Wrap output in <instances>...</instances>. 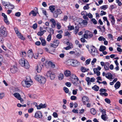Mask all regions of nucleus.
<instances>
[{"instance_id":"obj_55","label":"nucleus","mask_w":122,"mask_h":122,"mask_svg":"<svg viewBox=\"0 0 122 122\" xmlns=\"http://www.w3.org/2000/svg\"><path fill=\"white\" fill-rule=\"evenodd\" d=\"M105 101L108 104L110 103L111 102L110 100L107 98H105Z\"/></svg>"},{"instance_id":"obj_31","label":"nucleus","mask_w":122,"mask_h":122,"mask_svg":"<svg viewBox=\"0 0 122 122\" xmlns=\"http://www.w3.org/2000/svg\"><path fill=\"white\" fill-rule=\"evenodd\" d=\"M106 115H102L101 116V117L102 119L104 121H106L107 119V117L105 116Z\"/></svg>"},{"instance_id":"obj_44","label":"nucleus","mask_w":122,"mask_h":122,"mask_svg":"<svg viewBox=\"0 0 122 122\" xmlns=\"http://www.w3.org/2000/svg\"><path fill=\"white\" fill-rule=\"evenodd\" d=\"M62 35L60 34H58L56 36V38L59 39H61L62 38Z\"/></svg>"},{"instance_id":"obj_4","label":"nucleus","mask_w":122,"mask_h":122,"mask_svg":"<svg viewBox=\"0 0 122 122\" xmlns=\"http://www.w3.org/2000/svg\"><path fill=\"white\" fill-rule=\"evenodd\" d=\"M90 51H89L91 54L93 56L97 55L98 52L96 48L94 46H90Z\"/></svg>"},{"instance_id":"obj_6","label":"nucleus","mask_w":122,"mask_h":122,"mask_svg":"<svg viewBox=\"0 0 122 122\" xmlns=\"http://www.w3.org/2000/svg\"><path fill=\"white\" fill-rule=\"evenodd\" d=\"M0 31L2 36L4 37H5L7 35V32L5 27L4 26H1L0 27Z\"/></svg>"},{"instance_id":"obj_24","label":"nucleus","mask_w":122,"mask_h":122,"mask_svg":"<svg viewBox=\"0 0 122 122\" xmlns=\"http://www.w3.org/2000/svg\"><path fill=\"white\" fill-rule=\"evenodd\" d=\"M89 70V69H86V68L83 67H81V71L83 72H85Z\"/></svg>"},{"instance_id":"obj_41","label":"nucleus","mask_w":122,"mask_h":122,"mask_svg":"<svg viewBox=\"0 0 122 122\" xmlns=\"http://www.w3.org/2000/svg\"><path fill=\"white\" fill-rule=\"evenodd\" d=\"M68 30H74V27L73 26H68Z\"/></svg>"},{"instance_id":"obj_10","label":"nucleus","mask_w":122,"mask_h":122,"mask_svg":"<svg viewBox=\"0 0 122 122\" xmlns=\"http://www.w3.org/2000/svg\"><path fill=\"white\" fill-rule=\"evenodd\" d=\"M35 117L36 118H41L43 117L42 112L40 111H37L35 113Z\"/></svg>"},{"instance_id":"obj_32","label":"nucleus","mask_w":122,"mask_h":122,"mask_svg":"<svg viewBox=\"0 0 122 122\" xmlns=\"http://www.w3.org/2000/svg\"><path fill=\"white\" fill-rule=\"evenodd\" d=\"M64 75L62 73H60L58 77L60 80H62L63 78Z\"/></svg>"},{"instance_id":"obj_19","label":"nucleus","mask_w":122,"mask_h":122,"mask_svg":"<svg viewBox=\"0 0 122 122\" xmlns=\"http://www.w3.org/2000/svg\"><path fill=\"white\" fill-rule=\"evenodd\" d=\"M41 43V44L43 46H45L46 45V41L42 37H41L40 38Z\"/></svg>"},{"instance_id":"obj_27","label":"nucleus","mask_w":122,"mask_h":122,"mask_svg":"<svg viewBox=\"0 0 122 122\" xmlns=\"http://www.w3.org/2000/svg\"><path fill=\"white\" fill-rule=\"evenodd\" d=\"M49 9L51 12H53L55 10V6L53 5L50 6Z\"/></svg>"},{"instance_id":"obj_12","label":"nucleus","mask_w":122,"mask_h":122,"mask_svg":"<svg viewBox=\"0 0 122 122\" xmlns=\"http://www.w3.org/2000/svg\"><path fill=\"white\" fill-rule=\"evenodd\" d=\"M61 13H62V12L60 9L56 10L53 12V16L54 17L56 18L57 17L58 15L61 14Z\"/></svg>"},{"instance_id":"obj_28","label":"nucleus","mask_w":122,"mask_h":122,"mask_svg":"<svg viewBox=\"0 0 122 122\" xmlns=\"http://www.w3.org/2000/svg\"><path fill=\"white\" fill-rule=\"evenodd\" d=\"M47 64L49 66H50L53 68H54L55 67V65L51 61H49L48 62Z\"/></svg>"},{"instance_id":"obj_38","label":"nucleus","mask_w":122,"mask_h":122,"mask_svg":"<svg viewBox=\"0 0 122 122\" xmlns=\"http://www.w3.org/2000/svg\"><path fill=\"white\" fill-rule=\"evenodd\" d=\"M105 38L102 36H100L98 38V40L99 41L105 40Z\"/></svg>"},{"instance_id":"obj_51","label":"nucleus","mask_w":122,"mask_h":122,"mask_svg":"<svg viewBox=\"0 0 122 122\" xmlns=\"http://www.w3.org/2000/svg\"><path fill=\"white\" fill-rule=\"evenodd\" d=\"M34 110V109L32 108H31L28 109V112L29 113H31Z\"/></svg>"},{"instance_id":"obj_43","label":"nucleus","mask_w":122,"mask_h":122,"mask_svg":"<svg viewBox=\"0 0 122 122\" xmlns=\"http://www.w3.org/2000/svg\"><path fill=\"white\" fill-rule=\"evenodd\" d=\"M37 24L35 23L33 25L32 27L35 30L37 28Z\"/></svg>"},{"instance_id":"obj_16","label":"nucleus","mask_w":122,"mask_h":122,"mask_svg":"<svg viewBox=\"0 0 122 122\" xmlns=\"http://www.w3.org/2000/svg\"><path fill=\"white\" fill-rule=\"evenodd\" d=\"M50 21L52 23V25H51V27L52 28H54L56 24L55 20L53 18H51L50 20Z\"/></svg>"},{"instance_id":"obj_50","label":"nucleus","mask_w":122,"mask_h":122,"mask_svg":"<svg viewBox=\"0 0 122 122\" xmlns=\"http://www.w3.org/2000/svg\"><path fill=\"white\" fill-rule=\"evenodd\" d=\"M100 95L102 96L103 95L105 96H108V94L106 92H101L100 93Z\"/></svg>"},{"instance_id":"obj_48","label":"nucleus","mask_w":122,"mask_h":122,"mask_svg":"<svg viewBox=\"0 0 122 122\" xmlns=\"http://www.w3.org/2000/svg\"><path fill=\"white\" fill-rule=\"evenodd\" d=\"M97 61V59L96 58H93V60L91 61V64L92 65H94L95 62H96Z\"/></svg>"},{"instance_id":"obj_59","label":"nucleus","mask_w":122,"mask_h":122,"mask_svg":"<svg viewBox=\"0 0 122 122\" xmlns=\"http://www.w3.org/2000/svg\"><path fill=\"white\" fill-rule=\"evenodd\" d=\"M66 85L68 87H70L71 86V84L69 82H67L65 83Z\"/></svg>"},{"instance_id":"obj_14","label":"nucleus","mask_w":122,"mask_h":122,"mask_svg":"<svg viewBox=\"0 0 122 122\" xmlns=\"http://www.w3.org/2000/svg\"><path fill=\"white\" fill-rule=\"evenodd\" d=\"M17 70V68L15 66H11L10 70V72L12 73H15Z\"/></svg>"},{"instance_id":"obj_17","label":"nucleus","mask_w":122,"mask_h":122,"mask_svg":"<svg viewBox=\"0 0 122 122\" xmlns=\"http://www.w3.org/2000/svg\"><path fill=\"white\" fill-rule=\"evenodd\" d=\"M28 56L29 58H32L33 56V54L31 50H29L28 52Z\"/></svg>"},{"instance_id":"obj_42","label":"nucleus","mask_w":122,"mask_h":122,"mask_svg":"<svg viewBox=\"0 0 122 122\" xmlns=\"http://www.w3.org/2000/svg\"><path fill=\"white\" fill-rule=\"evenodd\" d=\"M63 90L65 93H67L69 92V90L68 89L65 87H64L63 88Z\"/></svg>"},{"instance_id":"obj_46","label":"nucleus","mask_w":122,"mask_h":122,"mask_svg":"<svg viewBox=\"0 0 122 122\" xmlns=\"http://www.w3.org/2000/svg\"><path fill=\"white\" fill-rule=\"evenodd\" d=\"M91 21L94 24H97V20L94 18H92L91 19Z\"/></svg>"},{"instance_id":"obj_57","label":"nucleus","mask_w":122,"mask_h":122,"mask_svg":"<svg viewBox=\"0 0 122 122\" xmlns=\"http://www.w3.org/2000/svg\"><path fill=\"white\" fill-rule=\"evenodd\" d=\"M107 6L106 5H104L100 7V8L102 9H107Z\"/></svg>"},{"instance_id":"obj_53","label":"nucleus","mask_w":122,"mask_h":122,"mask_svg":"<svg viewBox=\"0 0 122 122\" xmlns=\"http://www.w3.org/2000/svg\"><path fill=\"white\" fill-rule=\"evenodd\" d=\"M76 98V96H72L71 97V99L72 100H75Z\"/></svg>"},{"instance_id":"obj_26","label":"nucleus","mask_w":122,"mask_h":122,"mask_svg":"<svg viewBox=\"0 0 122 122\" xmlns=\"http://www.w3.org/2000/svg\"><path fill=\"white\" fill-rule=\"evenodd\" d=\"M106 49V47L103 46H101L99 49L100 51H103L105 50Z\"/></svg>"},{"instance_id":"obj_11","label":"nucleus","mask_w":122,"mask_h":122,"mask_svg":"<svg viewBox=\"0 0 122 122\" xmlns=\"http://www.w3.org/2000/svg\"><path fill=\"white\" fill-rule=\"evenodd\" d=\"M14 30L16 33L17 34L18 37L22 40H24L25 39V38L23 37L20 33L19 32L18 29L17 28H15Z\"/></svg>"},{"instance_id":"obj_1","label":"nucleus","mask_w":122,"mask_h":122,"mask_svg":"<svg viewBox=\"0 0 122 122\" xmlns=\"http://www.w3.org/2000/svg\"><path fill=\"white\" fill-rule=\"evenodd\" d=\"M34 78L39 83L42 84H44L46 80V78L40 75H36L35 76Z\"/></svg>"},{"instance_id":"obj_30","label":"nucleus","mask_w":122,"mask_h":122,"mask_svg":"<svg viewBox=\"0 0 122 122\" xmlns=\"http://www.w3.org/2000/svg\"><path fill=\"white\" fill-rule=\"evenodd\" d=\"M90 112L91 114L93 115H95L96 113V111L94 108H92L90 110Z\"/></svg>"},{"instance_id":"obj_22","label":"nucleus","mask_w":122,"mask_h":122,"mask_svg":"<svg viewBox=\"0 0 122 122\" xmlns=\"http://www.w3.org/2000/svg\"><path fill=\"white\" fill-rule=\"evenodd\" d=\"M53 43L54 44V45H55L56 47H57L59 44V40H57L55 39L53 41Z\"/></svg>"},{"instance_id":"obj_39","label":"nucleus","mask_w":122,"mask_h":122,"mask_svg":"<svg viewBox=\"0 0 122 122\" xmlns=\"http://www.w3.org/2000/svg\"><path fill=\"white\" fill-rule=\"evenodd\" d=\"M46 104H43L42 103L40 104V106H41V108H44L46 107Z\"/></svg>"},{"instance_id":"obj_64","label":"nucleus","mask_w":122,"mask_h":122,"mask_svg":"<svg viewBox=\"0 0 122 122\" xmlns=\"http://www.w3.org/2000/svg\"><path fill=\"white\" fill-rule=\"evenodd\" d=\"M2 2L3 5L4 6H6L7 5V3L4 1H2Z\"/></svg>"},{"instance_id":"obj_20","label":"nucleus","mask_w":122,"mask_h":122,"mask_svg":"<svg viewBox=\"0 0 122 122\" xmlns=\"http://www.w3.org/2000/svg\"><path fill=\"white\" fill-rule=\"evenodd\" d=\"M105 77L108 79H112V76L110 73H108L106 74Z\"/></svg>"},{"instance_id":"obj_60","label":"nucleus","mask_w":122,"mask_h":122,"mask_svg":"<svg viewBox=\"0 0 122 122\" xmlns=\"http://www.w3.org/2000/svg\"><path fill=\"white\" fill-rule=\"evenodd\" d=\"M5 96V94L4 93H0V99H2Z\"/></svg>"},{"instance_id":"obj_13","label":"nucleus","mask_w":122,"mask_h":122,"mask_svg":"<svg viewBox=\"0 0 122 122\" xmlns=\"http://www.w3.org/2000/svg\"><path fill=\"white\" fill-rule=\"evenodd\" d=\"M82 100L84 104H86V102H89V98L86 96L83 97Z\"/></svg>"},{"instance_id":"obj_23","label":"nucleus","mask_w":122,"mask_h":122,"mask_svg":"<svg viewBox=\"0 0 122 122\" xmlns=\"http://www.w3.org/2000/svg\"><path fill=\"white\" fill-rule=\"evenodd\" d=\"M121 84L119 81H117L114 85L116 89L118 88L120 86Z\"/></svg>"},{"instance_id":"obj_52","label":"nucleus","mask_w":122,"mask_h":122,"mask_svg":"<svg viewBox=\"0 0 122 122\" xmlns=\"http://www.w3.org/2000/svg\"><path fill=\"white\" fill-rule=\"evenodd\" d=\"M21 15V13L20 12H17L15 14V15L17 17H19Z\"/></svg>"},{"instance_id":"obj_8","label":"nucleus","mask_w":122,"mask_h":122,"mask_svg":"<svg viewBox=\"0 0 122 122\" xmlns=\"http://www.w3.org/2000/svg\"><path fill=\"white\" fill-rule=\"evenodd\" d=\"M46 76L48 77L49 76L51 80H53L55 77V75L53 73L51 72V71H47Z\"/></svg>"},{"instance_id":"obj_34","label":"nucleus","mask_w":122,"mask_h":122,"mask_svg":"<svg viewBox=\"0 0 122 122\" xmlns=\"http://www.w3.org/2000/svg\"><path fill=\"white\" fill-rule=\"evenodd\" d=\"M20 56L22 57L25 56L26 55V52L25 51H22L20 53Z\"/></svg>"},{"instance_id":"obj_15","label":"nucleus","mask_w":122,"mask_h":122,"mask_svg":"<svg viewBox=\"0 0 122 122\" xmlns=\"http://www.w3.org/2000/svg\"><path fill=\"white\" fill-rule=\"evenodd\" d=\"M43 67V65L41 64H39L36 67V70L38 72H40L41 69Z\"/></svg>"},{"instance_id":"obj_5","label":"nucleus","mask_w":122,"mask_h":122,"mask_svg":"<svg viewBox=\"0 0 122 122\" xmlns=\"http://www.w3.org/2000/svg\"><path fill=\"white\" fill-rule=\"evenodd\" d=\"M64 74L66 76L68 77L70 75L71 76L72 74H71V72L70 71L68 70H66L64 72ZM73 75V77H72L73 79H74V80H76V81L77 82L79 80L78 78L75 75Z\"/></svg>"},{"instance_id":"obj_47","label":"nucleus","mask_w":122,"mask_h":122,"mask_svg":"<svg viewBox=\"0 0 122 122\" xmlns=\"http://www.w3.org/2000/svg\"><path fill=\"white\" fill-rule=\"evenodd\" d=\"M91 60V59L90 58V59H88L86 61H85L86 64L87 65L89 64L90 63V62Z\"/></svg>"},{"instance_id":"obj_45","label":"nucleus","mask_w":122,"mask_h":122,"mask_svg":"<svg viewBox=\"0 0 122 122\" xmlns=\"http://www.w3.org/2000/svg\"><path fill=\"white\" fill-rule=\"evenodd\" d=\"M116 2L117 3L118 6H121L122 5V3L119 0H116Z\"/></svg>"},{"instance_id":"obj_63","label":"nucleus","mask_w":122,"mask_h":122,"mask_svg":"<svg viewBox=\"0 0 122 122\" xmlns=\"http://www.w3.org/2000/svg\"><path fill=\"white\" fill-rule=\"evenodd\" d=\"M99 91L100 92H107V90L106 89H105L101 88V89L99 90Z\"/></svg>"},{"instance_id":"obj_21","label":"nucleus","mask_w":122,"mask_h":122,"mask_svg":"<svg viewBox=\"0 0 122 122\" xmlns=\"http://www.w3.org/2000/svg\"><path fill=\"white\" fill-rule=\"evenodd\" d=\"M110 65L109 63L108 62H106L105 63V65L104 66L105 69L106 70H109V66Z\"/></svg>"},{"instance_id":"obj_35","label":"nucleus","mask_w":122,"mask_h":122,"mask_svg":"<svg viewBox=\"0 0 122 122\" xmlns=\"http://www.w3.org/2000/svg\"><path fill=\"white\" fill-rule=\"evenodd\" d=\"M82 24L83 25H86L87 24V22L86 20H83L81 23H79V24Z\"/></svg>"},{"instance_id":"obj_36","label":"nucleus","mask_w":122,"mask_h":122,"mask_svg":"<svg viewBox=\"0 0 122 122\" xmlns=\"http://www.w3.org/2000/svg\"><path fill=\"white\" fill-rule=\"evenodd\" d=\"M111 19H112V20L111 21V22L112 23V25H113L115 23V19L114 17V16H112V17H111Z\"/></svg>"},{"instance_id":"obj_56","label":"nucleus","mask_w":122,"mask_h":122,"mask_svg":"<svg viewBox=\"0 0 122 122\" xmlns=\"http://www.w3.org/2000/svg\"><path fill=\"white\" fill-rule=\"evenodd\" d=\"M81 14L82 15H87V13L85 11L82 12L81 13Z\"/></svg>"},{"instance_id":"obj_33","label":"nucleus","mask_w":122,"mask_h":122,"mask_svg":"<svg viewBox=\"0 0 122 122\" xmlns=\"http://www.w3.org/2000/svg\"><path fill=\"white\" fill-rule=\"evenodd\" d=\"M75 34H77L79 30V28L78 26H76L75 27Z\"/></svg>"},{"instance_id":"obj_2","label":"nucleus","mask_w":122,"mask_h":122,"mask_svg":"<svg viewBox=\"0 0 122 122\" xmlns=\"http://www.w3.org/2000/svg\"><path fill=\"white\" fill-rule=\"evenodd\" d=\"M19 62L22 66H24L26 69L29 68L30 67L29 63L24 58H23L20 60Z\"/></svg>"},{"instance_id":"obj_49","label":"nucleus","mask_w":122,"mask_h":122,"mask_svg":"<svg viewBox=\"0 0 122 122\" xmlns=\"http://www.w3.org/2000/svg\"><path fill=\"white\" fill-rule=\"evenodd\" d=\"M43 34L42 31L39 32L37 33V35L40 36H42Z\"/></svg>"},{"instance_id":"obj_9","label":"nucleus","mask_w":122,"mask_h":122,"mask_svg":"<svg viewBox=\"0 0 122 122\" xmlns=\"http://www.w3.org/2000/svg\"><path fill=\"white\" fill-rule=\"evenodd\" d=\"M86 80L87 82V84L89 85L91 84V82H93L95 81V78L94 77L91 78L90 79L88 77H87L86 78Z\"/></svg>"},{"instance_id":"obj_18","label":"nucleus","mask_w":122,"mask_h":122,"mask_svg":"<svg viewBox=\"0 0 122 122\" xmlns=\"http://www.w3.org/2000/svg\"><path fill=\"white\" fill-rule=\"evenodd\" d=\"M13 95L18 100H20L21 99L20 95L18 93L16 92L14 93L13 94Z\"/></svg>"},{"instance_id":"obj_54","label":"nucleus","mask_w":122,"mask_h":122,"mask_svg":"<svg viewBox=\"0 0 122 122\" xmlns=\"http://www.w3.org/2000/svg\"><path fill=\"white\" fill-rule=\"evenodd\" d=\"M106 13L105 12L102 10L101 12L100 15L101 16H102L104 15H106Z\"/></svg>"},{"instance_id":"obj_37","label":"nucleus","mask_w":122,"mask_h":122,"mask_svg":"<svg viewBox=\"0 0 122 122\" xmlns=\"http://www.w3.org/2000/svg\"><path fill=\"white\" fill-rule=\"evenodd\" d=\"M90 4H87L84 7L83 9L85 10L88 9L89 8L88 6Z\"/></svg>"},{"instance_id":"obj_25","label":"nucleus","mask_w":122,"mask_h":122,"mask_svg":"<svg viewBox=\"0 0 122 122\" xmlns=\"http://www.w3.org/2000/svg\"><path fill=\"white\" fill-rule=\"evenodd\" d=\"M92 89L96 91H98L99 89V87L97 85H95L93 86Z\"/></svg>"},{"instance_id":"obj_58","label":"nucleus","mask_w":122,"mask_h":122,"mask_svg":"<svg viewBox=\"0 0 122 122\" xmlns=\"http://www.w3.org/2000/svg\"><path fill=\"white\" fill-rule=\"evenodd\" d=\"M77 90H78L76 89L75 90H73L72 92L73 94L74 95H75L76 94Z\"/></svg>"},{"instance_id":"obj_29","label":"nucleus","mask_w":122,"mask_h":122,"mask_svg":"<svg viewBox=\"0 0 122 122\" xmlns=\"http://www.w3.org/2000/svg\"><path fill=\"white\" fill-rule=\"evenodd\" d=\"M31 14H32L33 16H35L36 15L37 13L35 12L34 11L32 10L29 13V15L30 16Z\"/></svg>"},{"instance_id":"obj_61","label":"nucleus","mask_w":122,"mask_h":122,"mask_svg":"<svg viewBox=\"0 0 122 122\" xmlns=\"http://www.w3.org/2000/svg\"><path fill=\"white\" fill-rule=\"evenodd\" d=\"M102 29L101 28V31L102 33H103L105 31V28L104 26L102 27Z\"/></svg>"},{"instance_id":"obj_40","label":"nucleus","mask_w":122,"mask_h":122,"mask_svg":"<svg viewBox=\"0 0 122 122\" xmlns=\"http://www.w3.org/2000/svg\"><path fill=\"white\" fill-rule=\"evenodd\" d=\"M51 35L50 34L48 35L47 38V41H51Z\"/></svg>"},{"instance_id":"obj_62","label":"nucleus","mask_w":122,"mask_h":122,"mask_svg":"<svg viewBox=\"0 0 122 122\" xmlns=\"http://www.w3.org/2000/svg\"><path fill=\"white\" fill-rule=\"evenodd\" d=\"M4 21L7 24H9V21L7 19V18L4 19Z\"/></svg>"},{"instance_id":"obj_7","label":"nucleus","mask_w":122,"mask_h":122,"mask_svg":"<svg viewBox=\"0 0 122 122\" xmlns=\"http://www.w3.org/2000/svg\"><path fill=\"white\" fill-rule=\"evenodd\" d=\"M32 80L30 79L29 76H27L26 77V79L25 81V82L27 87H29L31 84L32 83Z\"/></svg>"},{"instance_id":"obj_3","label":"nucleus","mask_w":122,"mask_h":122,"mask_svg":"<svg viewBox=\"0 0 122 122\" xmlns=\"http://www.w3.org/2000/svg\"><path fill=\"white\" fill-rule=\"evenodd\" d=\"M67 62L68 65H71L75 67L78 66L80 64V62L76 60H68Z\"/></svg>"}]
</instances>
